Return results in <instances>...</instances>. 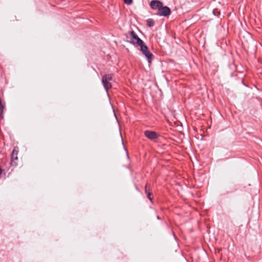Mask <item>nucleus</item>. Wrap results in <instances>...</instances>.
Masks as SVG:
<instances>
[{
	"label": "nucleus",
	"instance_id": "obj_1",
	"mask_svg": "<svg viewBox=\"0 0 262 262\" xmlns=\"http://www.w3.org/2000/svg\"><path fill=\"white\" fill-rule=\"evenodd\" d=\"M126 37L128 39V41L134 45L138 46L139 44L142 43L143 41L138 36L134 31L128 32L126 34Z\"/></svg>",
	"mask_w": 262,
	"mask_h": 262
},
{
	"label": "nucleus",
	"instance_id": "obj_2",
	"mask_svg": "<svg viewBox=\"0 0 262 262\" xmlns=\"http://www.w3.org/2000/svg\"><path fill=\"white\" fill-rule=\"evenodd\" d=\"M138 46L140 47V51L142 54L146 57L148 62H151V60L153 59V54L149 51L148 47L145 44L144 42L143 41L142 43L139 44Z\"/></svg>",
	"mask_w": 262,
	"mask_h": 262
},
{
	"label": "nucleus",
	"instance_id": "obj_3",
	"mask_svg": "<svg viewBox=\"0 0 262 262\" xmlns=\"http://www.w3.org/2000/svg\"><path fill=\"white\" fill-rule=\"evenodd\" d=\"M113 79L112 74H106L102 77V83L106 91H108L112 86L111 81Z\"/></svg>",
	"mask_w": 262,
	"mask_h": 262
},
{
	"label": "nucleus",
	"instance_id": "obj_4",
	"mask_svg": "<svg viewBox=\"0 0 262 262\" xmlns=\"http://www.w3.org/2000/svg\"><path fill=\"white\" fill-rule=\"evenodd\" d=\"M170 13L171 10L170 8L167 6H163V5L160 8L157 14L160 16H168Z\"/></svg>",
	"mask_w": 262,
	"mask_h": 262
},
{
	"label": "nucleus",
	"instance_id": "obj_5",
	"mask_svg": "<svg viewBox=\"0 0 262 262\" xmlns=\"http://www.w3.org/2000/svg\"><path fill=\"white\" fill-rule=\"evenodd\" d=\"M18 151V148L17 147H15L11 153V165L12 166H15L17 165L16 161L18 160L17 155Z\"/></svg>",
	"mask_w": 262,
	"mask_h": 262
},
{
	"label": "nucleus",
	"instance_id": "obj_6",
	"mask_svg": "<svg viewBox=\"0 0 262 262\" xmlns=\"http://www.w3.org/2000/svg\"><path fill=\"white\" fill-rule=\"evenodd\" d=\"M145 136L150 140H154L158 137L156 132L153 131L146 130L144 132Z\"/></svg>",
	"mask_w": 262,
	"mask_h": 262
},
{
	"label": "nucleus",
	"instance_id": "obj_7",
	"mask_svg": "<svg viewBox=\"0 0 262 262\" xmlns=\"http://www.w3.org/2000/svg\"><path fill=\"white\" fill-rule=\"evenodd\" d=\"M163 3L158 0H152L150 2V7L152 9H158V12L160 9V8L162 7Z\"/></svg>",
	"mask_w": 262,
	"mask_h": 262
},
{
	"label": "nucleus",
	"instance_id": "obj_8",
	"mask_svg": "<svg viewBox=\"0 0 262 262\" xmlns=\"http://www.w3.org/2000/svg\"><path fill=\"white\" fill-rule=\"evenodd\" d=\"M147 24L149 27H151L154 26V25L155 24V22L153 19H148L147 20Z\"/></svg>",
	"mask_w": 262,
	"mask_h": 262
},
{
	"label": "nucleus",
	"instance_id": "obj_9",
	"mask_svg": "<svg viewBox=\"0 0 262 262\" xmlns=\"http://www.w3.org/2000/svg\"><path fill=\"white\" fill-rule=\"evenodd\" d=\"M145 191L146 193H147L148 192H150V186L147 184L145 187Z\"/></svg>",
	"mask_w": 262,
	"mask_h": 262
},
{
	"label": "nucleus",
	"instance_id": "obj_10",
	"mask_svg": "<svg viewBox=\"0 0 262 262\" xmlns=\"http://www.w3.org/2000/svg\"><path fill=\"white\" fill-rule=\"evenodd\" d=\"M124 2L127 5H130L133 3V0H124Z\"/></svg>",
	"mask_w": 262,
	"mask_h": 262
},
{
	"label": "nucleus",
	"instance_id": "obj_11",
	"mask_svg": "<svg viewBox=\"0 0 262 262\" xmlns=\"http://www.w3.org/2000/svg\"><path fill=\"white\" fill-rule=\"evenodd\" d=\"M146 194L148 199L150 201H152V198H151V193L150 192H148L147 193H146Z\"/></svg>",
	"mask_w": 262,
	"mask_h": 262
}]
</instances>
